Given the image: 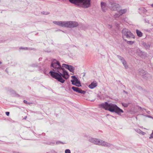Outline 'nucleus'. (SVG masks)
Returning a JSON list of instances; mask_svg holds the SVG:
<instances>
[{"mask_svg": "<svg viewBox=\"0 0 153 153\" xmlns=\"http://www.w3.org/2000/svg\"><path fill=\"white\" fill-rule=\"evenodd\" d=\"M51 68L53 71H50V74L53 78L62 83L65 81L63 78L67 79L69 77L68 73L62 68L59 62L56 59L53 60L51 63Z\"/></svg>", "mask_w": 153, "mask_h": 153, "instance_id": "f257e3e1", "label": "nucleus"}, {"mask_svg": "<svg viewBox=\"0 0 153 153\" xmlns=\"http://www.w3.org/2000/svg\"><path fill=\"white\" fill-rule=\"evenodd\" d=\"M99 107L111 112H115L119 115H121V113H123V111L116 105L111 103H108L107 102L100 104Z\"/></svg>", "mask_w": 153, "mask_h": 153, "instance_id": "f03ea898", "label": "nucleus"}, {"mask_svg": "<svg viewBox=\"0 0 153 153\" xmlns=\"http://www.w3.org/2000/svg\"><path fill=\"white\" fill-rule=\"evenodd\" d=\"M54 24L62 27L73 28L78 26V23L72 21H54Z\"/></svg>", "mask_w": 153, "mask_h": 153, "instance_id": "7ed1b4c3", "label": "nucleus"}, {"mask_svg": "<svg viewBox=\"0 0 153 153\" xmlns=\"http://www.w3.org/2000/svg\"><path fill=\"white\" fill-rule=\"evenodd\" d=\"M90 142L95 144L98 145H102L106 147H110L112 145V144L108 143L102 140H99L96 138H91L89 140Z\"/></svg>", "mask_w": 153, "mask_h": 153, "instance_id": "20e7f679", "label": "nucleus"}, {"mask_svg": "<svg viewBox=\"0 0 153 153\" xmlns=\"http://www.w3.org/2000/svg\"><path fill=\"white\" fill-rule=\"evenodd\" d=\"M91 6V0H79L77 6L87 8L90 7Z\"/></svg>", "mask_w": 153, "mask_h": 153, "instance_id": "39448f33", "label": "nucleus"}, {"mask_svg": "<svg viewBox=\"0 0 153 153\" xmlns=\"http://www.w3.org/2000/svg\"><path fill=\"white\" fill-rule=\"evenodd\" d=\"M122 37L124 40L126 41L125 39V38H134V36L133 35L132 33L128 29L125 28L123 29L122 31Z\"/></svg>", "mask_w": 153, "mask_h": 153, "instance_id": "423d86ee", "label": "nucleus"}, {"mask_svg": "<svg viewBox=\"0 0 153 153\" xmlns=\"http://www.w3.org/2000/svg\"><path fill=\"white\" fill-rule=\"evenodd\" d=\"M71 78L73 79L71 80L72 84L77 87H80L81 86L80 82L79 80L75 76H72Z\"/></svg>", "mask_w": 153, "mask_h": 153, "instance_id": "0eeeda50", "label": "nucleus"}, {"mask_svg": "<svg viewBox=\"0 0 153 153\" xmlns=\"http://www.w3.org/2000/svg\"><path fill=\"white\" fill-rule=\"evenodd\" d=\"M111 6L110 7L111 10H117V11H119L121 8L120 6L118 4L116 3H114L111 4Z\"/></svg>", "mask_w": 153, "mask_h": 153, "instance_id": "6e6552de", "label": "nucleus"}, {"mask_svg": "<svg viewBox=\"0 0 153 153\" xmlns=\"http://www.w3.org/2000/svg\"><path fill=\"white\" fill-rule=\"evenodd\" d=\"M62 67L65 68L72 72H74L75 69L74 68L73 66L64 64H62Z\"/></svg>", "mask_w": 153, "mask_h": 153, "instance_id": "1a4fd4ad", "label": "nucleus"}, {"mask_svg": "<svg viewBox=\"0 0 153 153\" xmlns=\"http://www.w3.org/2000/svg\"><path fill=\"white\" fill-rule=\"evenodd\" d=\"M101 6L102 11L105 12L107 10V7L105 3L102 2H101Z\"/></svg>", "mask_w": 153, "mask_h": 153, "instance_id": "9d476101", "label": "nucleus"}, {"mask_svg": "<svg viewBox=\"0 0 153 153\" xmlns=\"http://www.w3.org/2000/svg\"><path fill=\"white\" fill-rule=\"evenodd\" d=\"M97 85V83L96 81H93L88 85V87L91 89H93L96 87Z\"/></svg>", "mask_w": 153, "mask_h": 153, "instance_id": "9b49d317", "label": "nucleus"}, {"mask_svg": "<svg viewBox=\"0 0 153 153\" xmlns=\"http://www.w3.org/2000/svg\"><path fill=\"white\" fill-rule=\"evenodd\" d=\"M127 10L126 9H125L123 10H121L120 9L119 11H117L121 15H122L123 14L127 12Z\"/></svg>", "mask_w": 153, "mask_h": 153, "instance_id": "f8f14e48", "label": "nucleus"}, {"mask_svg": "<svg viewBox=\"0 0 153 153\" xmlns=\"http://www.w3.org/2000/svg\"><path fill=\"white\" fill-rule=\"evenodd\" d=\"M71 3L74 4L76 6L79 0H68Z\"/></svg>", "mask_w": 153, "mask_h": 153, "instance_id": "ddd939ff", "label": "nucleus"}, {"mask_svg": "<svg viewBox=\"0 0 153 153\" xmlns=\"http://www.w3.org/2000/svg\"><path fill=\"white\" fill-rule=\"evenodd\" d=\"M76 92L83 94H85L86 92L85 91H83L81 89L79 88H78V89L77 90Z\"/></svg>", "mask_w": 153, "mask_h": 153, "instance_id": "4468645a", "label": "nucleus"}, {"mask_svg": "<svg viewBox=\"0 0 153 153\" xmlns=\"http://www.w3.org/2000/svg\"><path fill=\"white\" fill-rule=\"evenodd\" d=\"M117 57L119 58V59L121 61L122 63H123V62H126V61H125V60L124 59V58L123 57H122L120 56L119 55H117Z\"/></svg>", "mask_w": 153, "mask_h": 153, "instance_id": "2eb2a0df", "label": "nucleus"}, {"mask_svg": "<svg viewBox=\"0 0 153 153\" xmlns=\"http://www.w3.org/2000/svg\"><path fill=\"white\" fill-rule=\"evenodd\" d=\"M136 32L137 35L138 36L140 37L142 36V33L141 31H140L138 30H136Z\"/></svg>", "mask_w": 153, "mask_h": 153, "instance_id": "dca6fc26", "label": "nucleus"}, {"mask_svg": "<svg viewBox=\"0 0 153 153\" xmlns=\"http://www.w3.org/2000/svg\"><path fill=\"white\" fill-rule=\"evenodd\" d=\"M137 131L139 134H142L143 135H144L146 134V133L145 132H143L140 129L137 130Z\"/></svg>", "mask_w": 153, "mask_h": 153, "instance_id": "f3484780", "label": "nucleus"}, {"mask_svg": "<svg viewBox=\"0 0 153 153\" xmlns=\"http://www.w3.org/2000/svg\"><path fill=\"white\" fill-rule=\"evenodd\" d=\"M123 64L126 69L128 68V66L127 65L126 61L124 62H123Z\"/></svg>", "mask_w": 153, "mask_h": 153, "instance_id": "a211bd4d", "label": "nucleus"}, {"mask_svg": "<svg viewBox=\"0 0 153 153\" xmlns=\"http://www.w3.org/2000/svg\"><path fill=\"white\" fill-rule=\"evenodd\" d=\"M121 16L120 15V14H116L114 15V17L115 18H119L120 16Z\"/></svg>", "mask_w": 153, "mask_h": 153, "instance_id": "6ab92c4d", "label": "nucleus"}, {"mask_svg": "<svg viewBox=\"0 0 153 153\" xmlns=\"http://www.w3.org/2000/svg\"><path fill=\"white\" fill-rule=\"evenodd\" d=\"M78 88L76 87H73L72 88V89L75 91H76V92L77 91V90L78 89Z\"/></svg>", "mask_w": 153, "mask_h": 153, "instance_id": "aec40b11", "label": "nucleus"}, {"mask_svg": "<svg viewBox=\"0 0 153 153\" xmlns=\"http://www.w3.org/2000/svg\"><path fill=\"white\" fill-rule=\"evenodd\" d=\"M127 42L128 44L132 45L134 43V42L132 41H127Z\"/></svg>", "mask_w": 153, "mask_h": 153, "instance_id": "412c9836", "label": "nucleus"}, {"mask_svg": "<svg viewBox=\"0 0 153 153\" xmlns=\"http://www.w3.org/2000/svg\"><path fill=\"white\" fill-rule=\"evenodd\" d=\"M65 153H71L70 150L69 149H66L65 150Z\"/></svg>", "mask_w": 153, "mask_h": 153, "instance_id": "4be33fe9", "label": "nucleus"}, {"mask_svg": "<svg viewBox=\"0 0 153 153\" xmlns=\"http://www.w3.org/2000/svg\"><path fill=\"white\" fill-rule=\"evenodd\" d=\"M150 139H151L153 138V131H152V133L150 135V137H149Z\"/></svg>", "mask_w": 153, "mask_h": 153, "instance_id": "5701e85b", "label": "nucleus"}, {"mask_svg": "<svg viewBox=\"0 0 153 153\" xmlns=\"http://www.w3.org/2000/svg\"><path fill=\"white\" fill-rule=\"evenodd\" d=\"M20 49H27H27L30 50V48H27V47H25L24 48H22V47H20Z\"/></svg>", "mask_w": 153, "mask_h": 153, "instance_id": "b1692460", "label": "nucleus"}, {"mask_svg": "<svg viewBox=\"0 0 153 153\" xmlns=\"http://www.w3.org/2000/svg\"><path fill=\"white\" fill-rule=\"evenodd\" d=\"M24 103H26V104H30V102H28L27 101H26L25 100H24Z\"/></svg>", "mask_w": 153, "mask_h": 153, "instance_id": "393cba45", "label": "nucleus"}, {"mask_svg": "<svg viewBox=\"0 0 153 153\" xmlns=\"http://www.w3.org/2000/svg\"><path fill=\"white\" fill-rule=\"evenodd\" d=\"M122 105H123V106H124L125 107H127V106H128V105L126 104H123Z\"/></svg>", "mask_w": 153, "mask_h": 153, "instance_id": "a878e982", "label": "nucleus"}, {"mask_svg": "<svg viewBox=\"0 0 153 153\" xmlns=\"http://www.w3.org/2000/svg\"><path fill=\"white\" fill-rule=\"evenodd\" d=\"M49 14V12H44V13H43V14H45V15H47V14Z\"/></svg>", "mask_w": 153, "mask_h": 153, "instance_id": "bb28decb", "label": "nucleus"}, {"mask_svg": "<svg viewBox=\"0 0 153 153\" xmlns=\"http://www.w3.org/2000/svg\"><path fill=\"white\" fill-rule=\"evenodd\" d=\"M10 113L9 112H6V114L7 116H8L9 115Z\"/></svg>", "mask_w": 153, "mask_h": 153, "instance_id": "cd10ccee", "label": "nucleus"}, {"mask_svg": "<svg viewBox=\"0 0 153 153\" xmlns=\"http://www.w3.org/2000/svg\"><path fill=\"white\" fill-rule=\"evenodd\" d=\"M59 143H62L61 142H56V144H59Z\"/></svg>", "mask_w": 153, "mask_h": 153, "instance_id": "c85d7f7f", "label": "nucleus"}, {"mask_svg": "<svg viewBox=\"0 0 153 153\" xmlns=\"http://www.w3.org/2000/svg\"><path fill=\"white\" fill-rule=\"evenodd\" d=\"M146 112L148 114H150V111H146Z\"/></svg>", "mask_w": 153, "mask_h": 153, "instance_id": "c756f323", "label": "nucleus"}, {"mask_svg": "<svg viewBox=\"0 0 153 153\" xmlns=\"http://www.w3.org/2000/svg\"><path fill=\"white\" fill-rule=\"evenodd\" d=\"M146 116L149 118H152V117L150 116Z\"/></svg>", "mask_w": 153, "mask_h": 153, "instance_id": "7c9ffc66", "label": "nucleus"}, {"mask_svg": "<svg viewBox=\"0 0 153 153\" xmlns=\"http://www.w3.org/2000/svg\"><path fill=\"white\" fill-rule=\"evenodd\" d=\"M141 71H142V73H143H143H145V72H144V70H142Z\"/></svg>", "mask_w": 153, "mask_h": 153, "instance_id": "2f4dec72", "label": "nucleus"}, {"mask_svg": "<svg viewBox=\"0 0 153 153\" xmlns=\"http://www.w3.org/2000/svg\"><path fill=\"white\" fill-rule=\"evenodd\" d=\"M151 6L152 7H153V4H152L151 5Z\"/></svg>", "mask_w": 153, "mask_h": 153, "instance_id": "473e14b6", "label": "nucleus"}, {"mask_svg": "<svg viewBox=\"0 0 153 153\" xmlns=\"http://www.w3.org/2000/svg\"><path fill=\"white\" fill-rule=\"evenodd\" d=\"M27 118V116H26V117H25V118H24V119H26Z\"/></svg>", "mask_w": 153, "mask_h": 153, "instance_id": "72a5a7b5", "label": "nucleus"}, {"mask_svg": "<svg viewBox=\"0 0 153 153\" xmlns=\"http://www.w3.org/2000/svg\"><path fill=\"white\" fill-rule=\"evenodd\" d=\"M1 62H0V64H1Z\"/></svg>", "mask_w": 153, "mask_h": 153, "instance_id": "f704fd0d", "label": "nucleus"}, {"mask_svg": "<svg viewBox=\"0 0 153 153\" xmlns=\"http://www.w3.org/2000/svg\"><path fill=\"white\" fill-rule=\"evenodd\" d=\"M110 26V28H111V26Z\"/></svg>", "mask_w": 153, "mask_h": 153, "instance_id": "c9c22d12", "label": "nucleus"}, {"mask_svg": "<svg viewBox=\"0 0 153 153\" xmlns=\"http://www.w3.org/2000/svg\"><path fill=\"white\" fill-rule=\"evenodd\" d=\"M142 75H144V74H142Z\"/></svg>", "mask_w": 153, "mask_h": 153, "instance_id": "e433bc0d", "label": "nucleus"}, {"mask_svg": "<svg viewBox=\"0 0 153 153\" xmlns=\"http://www.w3.org/2000/svg\"><path fill=\"white\" fill-rule=\"evenodd\" d=\"M146 74V73H145L144 75H145Z\"/></svg>", "mask_w": 153, "mask_h": 153, "instance_id": "4c0bfd02", "label": "nucleus"}, {"mask_svg": "<svg viewBox=\"0 0 153 153\" xmlns=\"http://www.w3.org/2000/svg\"><path fill=\"white\" fill-rule=\"evenodd\" d=\"M146 74V73H145L144 75H145Z\"/></svg>", "mask_w": 153, "mask_h": 153, "instance_id": "58836bf2", "label": "nucleus"}, {"mask_svg": "<svg viewBox=\"0 0 153 153\" xmlns=\"http://www.w3.org/2000/svg\"><path fill=\"white\" fill-rule=\"evenodd\" d=\"M146 74V73H145L144 75H145Z\"/></svg>", "mask_w": 153, "mask_h": 153, "instance_id": "ea45409f", "label": "nucleus"}]
</instances>
